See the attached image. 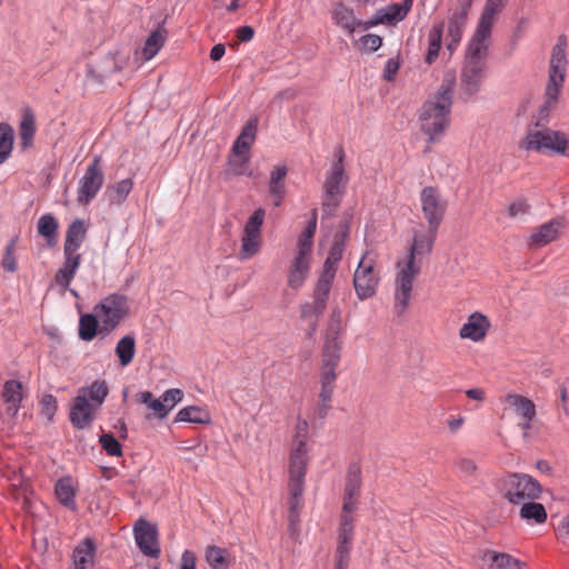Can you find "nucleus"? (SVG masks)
Here are the masks:
<instances>
[{"label": "nucleus", "instance_id": "f257e3e1", "mask_svg": "<svg viewBox=\"0 0 569 569\" xmlns=\"http://www.w3.org/2000/svg\"><path fill=\"white\" fill-rule=\"evenodd\" d=\"M455 84V76L446 74L437 93L421 108L420 128L428 136L429 142L440 141L449 126Z\"/></svg>", "mask_w": 569, "mask_h": 569}, {"label": "nucleus", "instance_id": "f03ea898", "mask_svg": "<svg viewBox=\"0 0 569 569\" xmlns=\"http://www.w3.org/2000/svg\"><path fill=\"white\" fill-rule=\"evenodd\" d=\"M566 71V41L563 37H560L551 52L549 79L545 90L547 100L540 106L537 113L532 117L533 122L529 128L547 127L550 112L555 108L560 90L563 86Z\"/></svg>", "mask_w": 569, "mask_h": 569}, {"label": "nucleus", "instance_id": "7ed1b4c3", "mask_svg": "<svg viewBox=\"0 0 569 569\" xmlns=\"http://www.w3.org/2000/svg\"><path fill=\"white\" fill-rule=\"evenodd\" d=\"M489 47L490 42L473 37L468 41L460 79L461 91L468 97L476 94L481 88Z\"/></svg>", "mask_w": 569, "mask_h": 569}, {"label": "nucleus", "instance_id": "20e7f679", "mask_svg": "<svg viewBox=\"0 0 569 569\" xmlns=\"http://www.w3.org/2000/svg\"><path fill=\"white\" fill-rule=\"evenodd\" d=\"M498 486L502 497L513 506L528 500H538L542 495L540 482L528 473H507L499 479Z\"/></svg>", "mask_w": 569, "mask_h": 569}, {"label": "nucleus", "instance_id": "39448f33", "mask_svg": "<svg viewBox=\"0 0 569 569\" xmlns=\"http://www.w3.org/2000/svg\"><path fill=\"white\" fill-rule=\"evenodd\" d=\"M520 147L527 151L545 154L569 156L568 139L565 133L547 127L528 128L526 138Z\"/></svg>", "mask_w": 569, "mask_h": 569}, {"label": "nucleus", "instance_id": "423d86ee", "mask_svg": "<svg viewBox=\"0 0 569 569\" xmlns=\"http://www.w3.org/2000/svg\"><path fill=\"white\" fill-rule=\"evenodd\" d=\"M129 310L127 298L123 295L112 293L103 298L93 307L100 321L99 333L108 336L122 322Z\"/></svg>", "mask_w": 569, "mask_h": 569}, {"label": "nucleus", "instance_id": "0eeeda50", "mask_svg": "<svg viewBox=\"0 0 569 569\" xmlns=\"http://www.w3.org/2000/svg\"><path fill=\"white\" fill-rule=\"evenodd\" d=\"M398 272L396 277V292H395V312L401 316L406 312L413 287L415 278L420 273L421 263L400 262L397 264Z\"/></svg>", "mask_w": 569, "mask_h": 569}, {"label": "nucleus", "instance_id": "6e6552de", "mask_svg": "<svg viewBox=\"0 0 569 569\" xmlns=\"http://www.w3.org/2000/svg\"><path fill=\"white\" fill-rule=\"evenodd\" d=\"M348 177L340 168H330L323 182L322 210L326 216H333L345 196Z\"/></svg>", "mask_w": 569, "mask_h": 569}, {"label": "nucleus", "instance_id": "1a4fd4ad", "mask_svg": "<svg viewBox=\"0 0 569 569\" xmlns=\"http://www.w3.org/2000/svg\"><path fill=\"white\" fill-rule=\"evenodd\" d=\"M104 182V173L101 157L94 156L80 178L77 189V201L80 204H89L101 190Z\"/></svg>", "mask_w": 569, "mask_h": 569}, {"label": "nucleus", "instance_id": "9d476101", "mask_svg": "<svg viewBox=\"0 0 569 569\" xmlns=\"http://www.w3.org/2000/svg\"><path fill=\"white\" fill-rule=\"evenodd\" d=\"M266 211L262 208L256 209L247 220L241 237L240 259L247 260L256 256L261 248V228Z\"/></svg>", "mask_w": 569, "mask_h": 569}, {"label": "nucleus", "instance_id": "9b49d317", "mask_svg": "<svg viewBox=\"0 0 569 569\" xmlns=\"http://www.w3.org/2000/svg\"><path fill=\"white\" fill-rule=\"evenodd\" d=\"M421 210L428 227L439 229L447 210V202L433 187H425L420 192Z\"/></svg>", "mask_w": 569, "mask_h": 569}, {"label": "nucleus", "instance_id": "f8f14e48", "mask_svg": "<svg viewBox=\"0 0 569 569\" xmlns=\"http://www.w3.org/2000/svg\"><path fill=\"white\" fill-rule=\"evenodd\" d=\"M379 283V278L373 272V261L365 254L359 261L353 274V287L359 300L372 297Z\"/></svg>", "mask_w": 569, "mask_h": 569}, {"label": "nucleus", "instance_id": "ddd939ff", "mask_svg": "<svg viewBox=\"0 0 569 569\" xmlns=\"http://www.w3.org/2000/svg\"><path fill=\"white\" fill-rule=\"evenodd\" d=\"M308 436V421L306 419L298 418L296 422L293 447L289 457V468H293V472H298L299 470H307L309 462L307 447Z\"/></svg>", "mask_w": 569, "mask_h": 569}, {"label": "nucleus", "instance_id": "4468645a", "mask_svg": "<svg viewBox=\"0 0 569 569\" xmlns=\"http://www.w3.org/2000/svg\"><path fill=\"white\" fill-rule=\"evenodd\" d=\"M134 541L142 555L158 558L161 553L157 527L146 519H138L133 526Z\"/></svg>", "mask_w": 569, "mask_h": 569}, {"label": "nucleus", "instance_id": "2eb2a0df", "mask_svg": "<svg viewBox=\"0 0 569 569\" xmlns=\"http://www.w3.org/2000/svg\"><path fill=\"white\" fill-rule=\"evenodd\" d=\"M412 3L413 0H403L401 3H391L378 9L370 19L363 22V29L368 30L378 24L396 26L407 17Z\"/></svg>", "mask_w": 569, "mask_h": 569}, {"label": "nucleus", "instance_id": "dca6fc26", "mask_svg": "<svg viewBox=\"0 0 569 569\" xmlns=\"http://www.w3.org/2000/svg\"><path fill=\"white\" fill-rule=\"evenodd\" d=\"M508 2L509 0H486L472 37L491 42L492 28Z\"/></svg>", "mask_w": 569, "mask_h": 569}, {"label": "nucleus", "instance_id": "f3484780", "mask_svg": "<svg viewBox=\"0 0 569 569\" xmlns=\"http://www.w3.org/2000/svg\"><path fill=\"white\" fill-rule=\"evenodd\" d=\"M96 410L98 409L84 396L77 395L70 407L69 420L76 429H86L94 421Z\"/></svg>", "mask_w": 569, "mask_h": 569}, {"label": "nucleus", "instance_id": "a211bd4d", "mask_svg": "<svg viewBox=\"0 0 569 569\" xmlns=\"http://www.w3.org/2000/svg\"><path fill=\"white\" fill-rule=\"evenodd\" d=\"M361 470L357 465H351L347 472L342 510L353 512L357 509L361 489Z\"/></svg>", "mask_w": 569, "mask_h": 569}, {"label": "nucleus", "instance_id": "6ab92c4d", "mask_svg": "<svg viewBox=\"0 0 569 569\" xmlns=\"http://www.w3.org/2000/svg\"><path fill=\"white\" fill-rule=\"evenodd\" d=\"M473 0H459L457 8L449 16L448 38L460 42L467 24Z\"/></svg>", "mask_w": 569, "mask_h": 569}, {"label": "nucleus", "instance_id": "aec40b11", "mask_svg": "<svg viewBox=\"0 0 569 569\" xmlns=\"http://www.w3.org/2000/svg\"><path fill=\"white\" fill-rule=\"evenodd\" d=\"M489 329V319L480 312H473L468 317L466 323H463L460 328L459 337L462 339H469L473 342H478L486 337Z\"/></svg>", "mask_w": 569, "mask_h": 569}, {"label": "nucleus", "instance_id": "412c9836", "mask_svg": "<svg viewBox=\"0 0 569 569\" xmlns=\"http://www.w3.org/2000/svg\"><path fill=\"white\" fill-rule=\"evenodd\" d=\"M438 229L428 227L426 232H415L409 256L406 262L421 263L418 257L429 254L432 251Z\"/></svg>", "mask_w": 569, "mask_h": 569}, {"label": "nucleus", "instance_id": "4be33fe9", "mask_svg": "<svg viewBox=\"0 0 569 569\" xmlns=\"http://www.w3.org/2000/svg\"><path fill=\"white\" fill-rule=\"evenodd\" d=\"M331 17L333 22L350 36L353 34L357 28H363L365 21L357 19L353 9L343 2H336L333 4Z\"/></svg>", "mask_w": 569, "mask_h": 569}, {"label": "nucleus", "instance_id": "5701e85b", "mask_svg": "<svg viewBox=\"0 0 569 569\" xmlns=\"http://www.w3.org/2000/svg\"><path fill=\"white\" fill-rule=\"evenodd\" d=\"M64 261L62 266L58 269L54 274L56 283L61 287L63 291H66L71 281L73 280L80 263H81V254L80 253H68L63 252Z\"/></svg>", "mask_w": 569, "mask_h": 569}, {"label": "nucleus", "instance_id": "b1692460", "mask_svg": "<svg viewBox=\"0 0 569 569\" xmlns=\"http://www.w3.org/2000/svg\"><path fill=\"white\" fill-rule=\"evenodd\" d=\"M97 545L93 538L87 537L73 550L72 569H88L94 563Z\"/></svg>", "mask_w": 569, "mask_h": 569}, {"label": "nucleus", "instance_id": "393cba45", "mask_svg": "<svg viewBox=\"0 0 569 569\" xmlns=\"http://www.w3.org/2000/svg\"><path fill=\"white\" fill-rule=\"evenodd\" d=\"M487 569H522L523 563L516 557L495 550H488L482 556Z\"/></svg>", "mask_w": 569, "mask_h": 569}, {"label": "nucleus", "instance_id": "a878e982", "mask_svg": "<svg viewBox=\"0 0 569 569\" xmlns=\"http://www.w3.org/2000/svg\"><path fill=\"white\" fill-rule=\"evenodd\" d=\"M309 270L310 258L295 256L288 271V286L293 290L301 288L307 279Z\"/></svg>", "mask_w": 569, "mask_h": 569}, {"label": "nucleus", "instance_id": "bb28decb", "mask_svg": "<svg viewBox=\"0 0 569 569\" xmlns=\"http://www.w3.org/2000/svg\"><path fill=\"white\" fill-rule=\"evenodd\" d=\"M307 470H299L298 472H293V468H289V490H290V500H289V512H299L301 508V496L305 489V476Z\"/></svg>", "mask_w": 569, "mask_h": 569}, {"label": "nucleus", "instance_id": "cd10ccee", "mask_svg": "<svg viewBox=\"0 0 569 569\" xmlns=\"http://www.w3.org/2000/svg\"><path fill=\"white\" fill-rule=\"evenodd\" d=\"M258 129V119L251 118L241 129L232 146V152L236 156H241L249 151L253 143Z\"/></svg>", "mask_w": 569, "mask_h": 569}, {"label": "nucleus", "instance_id": "c85d7f7f", "mask_svg": "<svg viewBox=\"0 0 569 569\" xmlns=\"http://www.w3.org/2000/svg\"><path fill=\"white\" fill-rule=\"evenodd\" d=\"M519 517L528 525H542L547 521V511L542 503L537 500H528L519 505Z\"/></svg>", "mask_w": 569, "mask_h": 569}, {"label": "nucleus", "instance_id": "c756f323", "mask_svg": "<svg viewBox=\"0 0 569 569\" xmlns=\"http://www.w3.org/2000/svg\"><path fill=\"white\" fill-rule=\"evenodd\" d=\"M502 401L508 403L522 419H535L537 413L536 405L531 399L516 393H508L502 398Z\"/></svg>", "mask_w": 569, "mask_h": 569}, {"label": "nucleus", "instance_id": "7c9ffc66", "mask_svg": "<svg viewBox=\"0 0 569 569\" xmlns=\"http://www.w3.org/2000/svg\"><path fill=\"white\" fill-rule=\"evenodd\" d=\"M54 495L58 501L69 510H77L76 495L77 490L72 485L71 477L58 479L54 486Z\"/></svg>", "mask_w": 569, "mask_h": 569}, {"label": "nucleus", "instance_id": "2f4dec72", "mask_svg": "<svg viewBox=\"0 0 569 569\" xmlns=\"http://www.w3.org/2000/svg\"><path fill=\"white\" fill-rule=\"evenodd\" d=\"M562 227L563 224L560 219L550 220L537 228L531 234L530 241L535 246H545L558 237Z\"/></svg>", "mask_w": 569, "mask_h": 569}, {"label": "nucleus", "instance_id": "473e14b6", "mask_svg": "<svg viewBox=\"0 0 569 569\" xmlns=\"http://www.w3.org/2000/svg\"><path fill=\"white\" fill-rule=\"evenodd\" d=\"M2 398L8 405V410L16 416L21 407L23 399L22 383L17 380H8L2 388Z\"/></svg>", "mask_w": 569, "mask_h": 569}, {"label": "nucleus", "instance_id": "72a5a7b5", "mask_svg": "<svg viewBox=\"0 0 569 569\" xmlns=\"http://www.w3.org/2000/svg\"><path fill=\"white\" fill-rule=\"evenodd\" d=\"M109 388L104 380H96L90 386L79 389L78 396H84L86 400L99 409L108 397Z\"/></svg>", "mask_w": 569, "mask_h": 569}, {"label": "nucleus", "instance_id": "f704fd0d", "mask_svg": "<svg viewBox=\"0 0 569 569\" xmlns=\"http://www.w3.org/2000/svg\"><path fill=\"white\" fill-rule=\"evenodd\" d=\"M86 237V228L81 220H74L68 228L63 244V252L78 253Z\"/></svg>", "mask_w": 569, "mask_h": 569}, {"label": "nucleus", "instance_id": "c9c22d12", "mask_svg": "<svg viewBox=\"0 0 569 569\" xmlns=\"http://www.w3.org/2000/svg\"><path fill=\"white\" fill-rule=\"evenodd\" d=\"M133 179H122L107 187L104 196L111 204H122L133 189Z\"/></svg>", "mask_w": 569, "mask_h": 569}, {"label": "nucleus", "instance_id": "e433bc0d", "mask_svg": "<svg viewBox=\"0 0 569 569\" xmlns=\"http://www.w3.org/2000/svg\"><path fill=\"white\" fill-rule=\"evenodd\" d=\"M204 558L211 569H229L232 563L227 549L214 545L206 548Z\"/></svg>", "mask_w": 569, "mask_h": 569}, {"label": "nucleus", "instance_id": "4c0bfd02", "mask_svg": "<svg viewBox=\"0 0 569 569\" xmlns=\"http://www.w3.org/2000/svg\"><path fill=\"white\" fill-rule=\"evenodd\" d=\"M116 356L122 367H128L136 355V337L132 333L123 336L116 345Z\"/></svg>", "mask_w": 569, "mask_h": 569}, {"label": "nucleus", "instance_id": "58836bf2", "mask_svg": "<svg viewBox=\"0 0 569 569\" xmlns=\"http://www.w3.org/2000/svg\"><path fill=\"white\" fill-rule=\"evenodd\" d=\"M445 23L439 22L433 24L428 33V51L426 54V62L432 64L439 57L442 44V33Z\"/></svg>", "mask_w": 569, "mask_h": 569}, {"label": "nucleus", "instance_id": "ea45409f", "mask_svg": "<svg viewBox=\"0 0 569 569\" xmlns=\"http://www.w3.org/2000/svg\"><path fill=\"white\" fill-rule=\"evenodd\" d=\"M58 221L50 214H43L39 218L37 229L39 234L44 237L48 247H54L58 242Z\"/></svg>", "mask_w": 569, "mask_h": 569}, {"label": "nucleus", "instance_id": "a19ab883", "mask_svg": "<svg viewBox=\"0 0 569 569\" xmlns=\"http://www.w3.org/2000/svg\"><path fill=\"white\" fill-rule=\"evenodd\" d=\"M36 133V119L31 109H26L19 126L20 144L23 149L31 147Z\"/></svg>", "mask_w": 569, "mask_h": 569}, {"label": "nucleus", "instance_id": "79ce46f5", "mask_svg": "<svg viewBox=\"0 0 569 569\" xmlns=\"http://www.w3.org/2000/svg\"><path fill=\"white\" fill-rule=\"evenodd\" d=\"M342 342L339 337H331L327 339V343L322 352L321 367L336 369L340 362Z\"/></svg>", "mask_w": 569, "mask_h": 569}, {"label": "nucleus", "instance_id": "37998d69", "mask_svg": "<svg viewBox=\"0 0 569 569\" xmlns=\"http://www.w3.org/2000/svg\"><path fill=\"white\" fill-rule=\"evenodd\" d=\"M100 321L96 313H84L80 316L78 335L83 341H91L99 333Z\"/></svg>", "mask_w": 569, "mask_h": 569}, {"label": "nucleus", "instance_id": "c03bdc74", "mask_svg": "<svg viewBox=\"0 0 569 569\" xmlns=\"http://www.w3.org/2000/svg\"><path fill=\"white\" fill-rule=\"evenodd\" d=\"M328 301L317 298L313 296V300L311 302H306L301 306L300 312L301 318L305 320H312L311 323V331H315L317 328V321L319 317L326 310Z\"/></svg>", "mask_w": 569, "mask_h": 569}, {"label": "nucleus", "instance_id": "a18cd8bd", "mask_svg": "<svg viewBox=\"0 0 569 569\" xmlns=\"http://www.w3.org/2000/svg\"><path fill=\"white\" fill-rule=\"evenodd\" d=\"M176 421L203 425L210 421V416L203 408L189 406L179 410L176 416Z\"/></svg>", "mask_w": 569, "mask_h": 569}, {"label": "nucleus", "instance_id": "49530a36", "mask_svg": "<svg viewBox=\"0 0 569 569\" xmlns=\"http://www.w3.org/2000/svg\"><path fill=\"white\" fill-rule=\"evenodd\" d=\"M13 128L6 122H0V164L10 157L13 149Z\"/></svg>", "mask_w": 569, "mask_h": 569}, {"label": "nucleus", "instance_id": "de8ad7c7", "mask_svg": "<svg viewBox=\"0 0 569 569\" xmlns=\"http://www.w3.org/2000/svg\"><path fill=\"white\" fill-rule=\"evenodd\" d=\"M138 401L144 405L150 411H152V416L160 420L166 418L164 406L161 401V398H156L151 391H142L137 395Z\"/></svg>", "mask_w": 569, "mask_h": 569}, {"label": "nucleus", "instance_id": "09e8293b", "mask_svg": "<svg viewBox=\"0 0 569 569\" xmlns=\"http://www.w3.org/2000/svg\"><path fill=\"white\" fill-rule=\"evenodd\" d=\"M164 44V37L159 30L152 31L146 39L142 48V56L144 61H149L156 57Z\"/></svg>", "mask_w": 569, "mask_h": 569}, {"label": "nucleus", "instance_id": "8fccbe9b", "mask_svg": "<svg viewBox=\"0 0 569 569\" xmlns=\"http://www.w3.org/2000/svg\"><path fill=\"white\" fill-rule=\"evenodd\" d=\"M335 271H330L328 269L322 268V272L317 281L316 289H315V297L321 298L326 301L329 299V293L331 290L332 281L336 277Z\"/></svg>", "mask_w": 569, "mask_h": 569}, {"label": "nucleus", "instance_id": "3c124183", "mask_svg": "<svg viewBox=\"0 0 569 569\" xmlns=\"http://www.w3.org/2000/svg\"><path fill=\"white\" fill-rule=\"evenodd\" d=\"M288 169L286 164H278L270 172L269 192L278 193L279 191H286L284 179Z\"/></svg>", "mask_w": 569, "mask_h": 569}, {"label": "nucleus", "instance_id": "603ef678", "mask_svg": "<svg viewBox=\"0 0 569 569\" xmlns=\"http://www.w3.org/2000/svg\"><path fill=\"white\" fill-rule=\"evenodd\" d=\"M99 443L108 456L120 457L122 456V446L110 432L102 433L99 437Z\"/></svg>", "mask_w": 569, "mask_h": 569}, {"label": "nucleus", "instance_id": "864d4df0", "mask_svg": "<svg viewBox=\"0 0 569 569\" xmlns=\"http://www.w3.org/2000/svg\"><path fill=\"white\" fill-rule=\"evenodd\" d=\"M161 401L164 406V410H166V418L169 416V413L171 412V410L179 403L182 401L183 399V391L181 389H178V388H172V389H168L166 390L161 396Z\"/></svg>", "mask_w": 569, "mask_h": 569}, {"label": "nucleus", "instance_id": "5fc2aeb1", "mask_svg": "<svg viewBox=\"0 0 569 569\" xmlns=\"http://www.w3.org/2000/svg\"><path fill=\"white\" fill-rule=\"evenodd\" d=\"M161 401L164 406V410H166V418L169 416V413L171 412V410L179 403L182 401L183 399V391L181 389H178V388H172V389H168L166 390L161 396Z\"/></svg>", "mask_w": 569, "mask_h": 569}, {"label": "nucleus", "instance_id": "6e6d98bb", "mask_svg": "<svg viewBox=\"0 0 569 569\" xmlns=\"http://www.w3.org/2000/svg\"><path fill=\"white\" fill-rule=\"evenodd\" d=\"M345 247L346 246L341 244V241H339V242L333 241V243L330 248V251L328 253V257L323 263L325 269L337 272V267H338L339 261L342 258Z\"/></svg>", "mask_w": 569, "mask_h": 569}, {"label": "nucleus", "instance_id": "4d7b16f0", "mask_svg": "<svg viewBox=\"0 0 569 569\" xmlns=\"http://www.w3.org/2000/svg\"><path fill=\"white\" fill-rule=\"evenodd\" d=\"M352 512H346L342 510L339 529V540L343 542H352L353 538V519Z\"/></svg>", "mask_w": 569, "mask_h": 569}, {"label": "nucleus", "instance_id": "13d9d810", "mask_svg": "<svg viewBox=\"0 0 569 569\" xmlns=\"http://www.w3.org/2000/svg\"><path fill=\"white\" fill-rule=\"evenodd\" d=\"M18 241V237L12 238L6 246V251L2 259V267L8 272H14L17 270V260L14 256V248Z\"/></svg>", "mask_w": 569, "mask_h": 569}, {"label": "nucleus", "instance_id": "bf43d9fd", "mask_svg": "<svg viewBox=\"0 0 569 569\" xmlns=\"http://www.w3.org/2000/svg\"><path fill=\"white\" fill-rule=\"evenodd\" d=\"M313 236L310 231H303L297 241L298 251L296 256L311 258V249L313 243Z\"/></svg>", "mask_w": 569, "mask_h": 569}, {"label": "nucleus", "instance_id": "052dcab7", "mask_svg": "<svg viewBox=\"0 0 569 569\" xmlns=\"http://www.w3.org/2000/svg\"><path fill=\"white\" fill-rule=\"evenodd\" d=\"M359 43L362 50L376 52L382 46V38L375 33H368L359 39Z\"/></svg>", "mask_w": 569, "mask_h": 569}, {"label": "nucleus", "instance_id": "680f3d73", "mask_svg": "<svg viewBox=\"0 0 569 569\" xmlns=\"http://www.w3.org/2000/svg\"><path fill=\"white\" fill-rule=\"evenodd\" d=\"M341 311L339 308H335L331 311L328 327V336L327 339L331 337H339L341 330Z\"/></svg>", "mask_w": 569, "mask_h": 569}, {"label": "nucleus", "instance_id": "e2e57ef3", "mask_svg": "<svg viewBox=\"0 0 569 569\" xmlns=\"http://www.w3.org/2000/svg\"><path fill=\"white\" fill-rule=\"evenodd\" d=\"M530 206L525 199H518L508 206V216L510 218H518L529 213Z\"/></svg>", "mask_w": 569, "mask_h": 569}, {"label": "nucleus", "instance_id": "0e129e2a", "mask_svg": "<svg viewBox=\"0 0 569 569\" xmlns=\"http://www.w3.org/2000/svg\"><path fill=\"white\" fill-rule=\"evenodd\" d=\"M43 413L51 420L57 411V399L53 395L47 393L41 399Z\"/></svg>", "mask_w": 569, "mask_h": 569}, {"label": "nucleus", "instance_id": "69168bd1", "mask_svg": "<svg viewBox=\"0 0 569 569\" xmlns=\"http://www.w3.org/2000/svg\"><path fill=\"white\" fill-rule=\"evenodd\" d=\"M457 467L459 469V472L465 478H470L475 475L477 470L476 462L468 458H461L457 462Z\"/></svg>", "mask_w": 569, "mask_h": 569}, {"label": "nucleus", "instance_id": "338daca9", "mask_svg": "<svg viewBox=\"0 0 569 569\" xmlns=\"http://www.w3.org/2000/svg\"><path fill=\"white\" fill-rule=\"evenodd\" d=\"M333 389H335V386L321 385V391L319 393V397L323 403V407L320 408V410H319L320 417H325L327 413V410L329 409V403L332 398Z\"/></svg>", "mask_w": 569, "mask_h": 569}, {"label": "nucleus", "instance_id": "774afa93", "mask_svg": "<svg viewBox=\"0 0 569 569\" xmlns=\"http://www.w3.org/2000/svg\"><path fill=\"white\" fill-rule=\"evenodd\" d=\"M556 536L560 540L569 539V515H566L559 521L556 528Z\"/></svg>", "mask_w": 569, "mask_h": 569}]
</instances>
